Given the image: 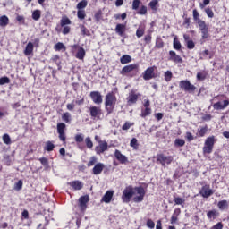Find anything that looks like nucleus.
<instances>
[{
    "label": "nucleus",
    "instance_id": "obj_45",
    "mask_svg": "<svg viewBox=\"0 0 229 229\" xmlns=\"http://www.w3.org/2000/svg\"><path fill=\"white\" fill-rule=\"evenodd\" d=\"M3 141L8 146L12 144V139L10 138V135L4 134L3 135Z\"/></svg>",
    "mask_w": 229,
    "mask_h": 229
},
{
    "label": "nucleus",
    "instance_id": "obj_64",
    "mask_svg": "<svg viewBox=\"0 0 229 229\" xmlns=\"http://www.w3.org/2000/svg\"><path fill=\"white\" fill-rule=\"evenodd\" d=\"M213 229H223V223L219 222L213 226Z\"/></svg>",
    "mask_w": 229,
    "mask_h": 229
},
{
    "label": "nucleus",
    "instance_id": "obj_28",
    "mask_svg": "<svg viewBox=\"0 0 229 229\" xmlns=\"http://www.w3.org/2000/svg\"><path fill=\"white\" fill-rule=\"evenodd\" d=\"M76 58H78V60H83L85 58V49L83 47L78 49Z\"/></svg>",
    "mask_w": 229,
    "mask_h": 229
},
{
    "label": "nucleus",
    "instance_id": "obj_16",
    "mask_svg": "<svg viewBox=\"0 0 229 229\" xmlns=\"http://www.w3.org/2000/svg\"><path fill=\"white\" fill-rule=\"evenodd\" d=\"M68 185H70V187L72 188L73 191H81V189H83V182L81 181H73L68 182Z\"/></svg>",
    "mask_w": 229,
    "mask_h": 229
},
{
    "label": "nucleus",
    "instance_id": "obj_63",
    "mask_svg": "<svg viewBox=\"0 0 229 229\" xmlns=\"http://www.w3.org/2000/svg\"><path fill=\"white\" fill-rule=\"evenodd\" d=\"M151 34H148L144 37V42L146 44H151Z\"/></svg>",
    "mask_w": 229,
    "mask_h": 229
},
{
    "label": "nucleus",
    "instance_id": "obj_8",
    "mask_svg": "<svg viewBox=\"0 0 229 229\" xmlns=\"http://www.w3.org/2000/svg\"><path fill=\"white\" fill-rule=\"evenodd\" d=\"M140 96V93L135 92V90H131L129 93V96L127 97V105L129 106H131V105H135L137 101L139 100V97Z\"/></svg>",
    "mask_w": 229,
    "mask_h": 229
},
{
    "label": "nucleus",
    "instance_id": "obj_33",
    "mask_svg": "<svg viewBox=\"0 0 229 229\" xmlns=\"http://www.w3.org/2000/svg\"><path fill=\"white\" fill-rule=\"evenodd\" d=\"M60 24L62 27L69 26L70 24H72V21L68 17H63L60 21Z\"/></svg>",
    "mask_w": 229,
    "mask_h": 229
},
{
    "label": "nucleus",
    "instance_id": "obj_17",
    "mask_svg": "<svg viewBox=\"0 0 229 229\" xmlns=\"http://www.w3.org/2000/svg\"><path fill=\"white\" fill-rule=\"evenodd\" d=\"M103 169H105V165L103 163H98L93 167L92 173L98 176V174H101V173H103Z\"/></svg>",
    "mask_w": 229,
    "mask_h": 229
},
{
    "label": "nucleus",
    "instance_id": "obj_2",
    "mask_svg": "<svg viewBox=\"0 0 229 229\" xmlns=\"http://www.w3.org/2000/svg\"><path fill=\"white\" fill-rule=\"evenodd\" d=\"M116 103L117 97H115V94L114 92H109L106 95L105 108L108 115H110V114L114 112V108H115Z\"/></svg>",
    "mask_w": 229,
    "mask_h": 229
},
{
    "label": "nucleus",
    "instance_id": "obj_4",
    "mask_svg": "<svg viewBox=\"0 0 229 229\" xmlns=\"http://www.w3.org/2000/svg\"><path fill=\"white\" fill-rule=\"evenodd\" d=\"M216 142H217V139H216V136L208 137L204 143L203 153L210 155V153H212L214 149V144H216Z\"/></svg>",
    "mask_w": 229,
    "mask_h": 229
},
{
    "label": "nucleus",
    "instance_id": "obj_3",
    "mask_svg": "<svg viewBox=\"0 0 229 229\" xmlns=\"http://www.w3.org/2000/svg\"><path fill=\"white\" fill-rule=\"evenodd\" d=\"M120 74H122L123 76H128L129 78H133L137 76V74H139V64H132L124 66L120 72Z\"/></svg>",
    "mask_w": 229,
    "mask_h": 229
},
{
    "label": "nucleus",
    "instance_id": "obj_7",
    "mask_svg": "<svg viewBox=\"0 0 229 229\" xmlns=\"http://www.w3.org/2000/svg\"><path fill=\"white\" fill-rule=\"evenodd\" d=\"M89 115L91 117V119H101V115H103V112L101 110V107L99 106H90L89 107Z\"/></svg>",
    "mask_w": 229,
    "mask_h": 229
},
{
    "label": "nucleus",
    "instance_id": "obj_14",
    "mask_svg": "<svg viewBox=\"0 0 229 229\" xmlns=\"http://www.w3.org/2000/svg\"><path fill=\"white\" fill-rule=\"evenodd\" d=\"M114 157H115L116 160H118V162H120V164L128 163V157L126 156L123 155V153H121L117 149L114 151Z\"/></svg>",
    "mask_w": 229,
    "mask_h": 229
},
{
    "label": "nucleus",
    "instance_id": "obj_41",
    "mask_svg": "<svg viewBox=\"0 0 229 229\" xmlns=\"http://www.w3.org/2000/svg\"><path fill=\"white\" fill-rule=\"evenodd\" d=\"M85 143L88 149H92V148H94V143L92 142V140L90 139V137H87L85 139Z\"/></svg>",
    "mask_w": 229,
    "mask_h": 229
},
{
    "label": "nucleus",
    "instance_id": "obj_6",
    "mask_svg": "<svg viewBox=\"0 0 229 229\" xmlns=\"http://www.w3.org/2000/svg\"><path fill=\"white\" fill-rule=\"evenodd\" d=\"M179 87H180V89L184 90V92L191 93V92H194L196 90V86H194L192 83H191V81L188 80L181 81L179 82Z\"/></svg>",
    "mask_w": 229,
    "mask_h": 229
},
{
    "label": "nucleus",
    "instance_id": "obj_40",
    "mask_svg": "<svg viewBox=\"0 0 229 229\" xmlns=\"http://www.w3.org/2000/svg\"><path fill=\"white\" fill-rule=\"evenodd\" d=\"M217 211L211 210L207 213V216L208 217V219H216V217H217Z\"/></svg>",
    "mask_w": 229,
    "mask_h": 229
},
{
    "label": "nucleus",
    "instance_id": "obj_13",
    "mask_svg": "<svg viewBox=\"0 0 229 229\" xmlns=\"http://www.w3.org/2000/svg\"><path fill=\"white\" fill-rule=\"evenodd\" d=\"M169 60H171V62H174V64H182L183 62V59H182V57L178 55H176V52L171 50L169 51Z\"/></svg>",
    "mask_w": 229,
    "mask_h": 229
},
{
    "label": "nucleus",
    "instance_id": "obj_56",
    "mask_svg": "<svg viewBox=\"0 0 229 229\" xmlns=\"http://www.w3.org/2000/svg\"><path fill=\"white\" fill-rule=\"evenodd\" d=\"M157 4H158V0H152L148 4V5L150 6L151 10H157Z\"/></svg>",
    "mask_w": 229,
    "mask_h": 229
},
{
    "label": "nucleus",
    "instance_id": "obj_62",
    "mask_svg": "<svg viewBox=\"0 0 229 229\" xmlns=\"http://www.w3.org/2000/svg\"><path fill=\"white\" fill-rule=\"evenodd\" d=\"M147 226L148 228H151V229L155 228V222H153V220L151 219H148L147 221Z\"/></svg>",
    "mask_w": 229,
    "mask_h": 229
},
{
    "label": "nucleus",
    "instance_id": "obj_31",
    "mask_svg": "<svg viewBox=\"0 0 229 229\" xmlns=\"http://www.w3.org/2000/svg\"><path fill=\"white\" fill-rule=\"evenodd\" d=\"M87 4H89L87 0H81L77 4V10H84V8H87Z\"/></svg>",
    "mask_w": 229,
    "mask_h": 229
},
{
    "label": "nucleus",
    "instance_id": "obj_12",
    "mask_svg": "<svg viewBox=\"0 0 229 229\" xmlns=\"http://www.w3.org/2000/svg\"><path fill=\"white\" fill-rule=\"evenodd\" d=\"M65 128L66 125L64 123H57V133L59 134V139L62 142H65Z\"/></svg>",
    "mask_w": 229,
    "mask_h": 229
},
{
    "label": "nucleus",
    "instance_id": "obj_23",
    "mask_svg": "<svg viewBox=\"0 0 229 229\" xmlns=\"http://www.w3.org/2000/svg\"><path fill=\"white\" fill-rule=\"evenodd\" d=\"M208 75V73L205 70H202V71L197 72L198 81H204V80H207Z\"/></svg>",
    "mask_w": 229,
    "mask_h": 229
},
{
    "label": "nucleus",
    "instance_id": "obj_25",
    "mask_svg": "<svg viewBox=\"0 0 229 229\" xmlns=\"http://www.w3.org/2000/svg\"><path fill=\"white\" fill-rule=\"evenodd\" d=\"M31 53H33V43L30 41L25 47L24 55L25 56H30Z\"/></svg>",
    "mask_w": 229,
    "mask_h": 229
},
{
    "label": "nucleus",
    "instance_id": "obj_9",
    "mask_svg": "<svg viewBox=\"0 0 229 229\" xmlns=\"http://www.w3.org/2000/svg\"><path fill=\"white\" fill-rule=\"evenodd\" d=\"M89 98L92 99L95 105H101L103 103V95L99 91H91Z\"/></svg>",
    "mask_w": 229,
    "mask_h": 229
},
{
    "label": "nucleus",
    "instance_id": "obj_5",
    "mask_svg": "<svg viewBox=\"0 0 229 229\" xmlns=\"http://www.w3.org/2000/svg\"><path fill=\"white\" fill-rule=\"evenodd\" d=\"M173 160H174L173 156H165L164 154H158L157 156V164H161L163 167H165V164L167 165H171Z\"/></svg>",
    "mask_w": 229,
    "mask_h": 229
},
{
    "label": "nucleus",
    "instance_id": "obj_39",
    "mask_svg": "<svg viewBox=\"0 0 229 229\" xmlns=\"http://www.w3.org/2000/svg\"><path fill=\"white\" fill-rule=\"evenodd\" d=\"M197 24H198L200 31H203L205 30H208V26L207 25V23L203 20L201 21H199Z\"/></svg>",
    "mask_w": 229,
    "mask_h": 229
},
{
    "label": "nucleus",
    "instance_id": "obj_52",
    "mask_svg": "<svg viewBox=\"0 0 229 229\" xmlns=\"http://www.w3.org/2000/svg\"><path fill=\"white\" fill-rule=\"evenodd\" d=\"M98 162V158L96 157H91L89 161L88 162V167H92V165H94V164H96Z\"/></svg>",
    "mask_w": 229,
    "mask_h": 229
},
{
    "label": "nucleus",
    "instance_id": "obj_57",
    "mask_svg": "<svg viewBox=\"0 0 229 229\" xmlns=\"http://www.w3.org/2000/svg\"><path fill=\"white\" fill-rule=\"evenodd\" d=\"M186 46L188 49H194V47H196V44L191 39L186 42Z\"/></svg>",
    "mask_w": 229,
    "mask_h": 229
},
{
    "label": "nucleus",
    "instance_id": "obj_19",
    "mask_svg": "<svg viewBox=\"0 0 229 229\" xmlns=\"http://www.w3.org/2000/svg\"><path fill=\"white\" fill-rule=\"evenodd\" d=\"M229 105V101L228 100H224V104L223 102H216L213 105V108L214 110H225V108H226V106H228Z\"/></svg>",
    "mask_w": 229,
    "mask_h": 229
},
{
    "label": "nucleus",
    "instance_id": "obj_29",
    "mask_svg": "<svg viewBox=\"0 0 229 229\" xmlns=\"http://www.w3.org/2000/svg\"><path fill=\"white\" fill-rule=\"evenodd\" d=\"M207 131H208V128L207 126L201 127L200 129H198L197 135L198 137H205Z\"/></svg>",
    "mask_w": 229,
    "mask_h": 229
},
{
    "label": "nucleus",
    "instance_id": "obj_55",
    "mask_svg": "<svg viewBox=\"0 0 229 229\" xmlns=\"http://www.w3.org/2000/svg\"><path fill=\"white\" fill-rule=\"evenodd\" d=\"M139 6H140V0H133L132 10H139Z\"/></svg>",
    "mask_w": 229,
    "mask_h": 229
},
{
    "label": "nucleus",
    "instance_id": "obj_59",
    "mask_svg": "<svg viewBox=\"0 0 229 229\" xmlns=\"http://www.w3.org/2000/svg\"><path fill=\"white\" fill-rule=\"evenodd\" d=\"M206 14L208 15V17L209 19H212L214 17V11H212V9L210 8H206L205 9Z\"/></svg>",
    "mask_w": 229,
    "mask_h": 229
},
{
    "label": "nucleus",
    "instance_id": "obj_22",
    "mask_svg": "<svg viewBox=\"0 0 229 229\" xmlns=\"http://www.w3.org/2000/svg\"><path fill=\"white\" fill-rule=\"evenodd\" d=\"M144 33H146V25H139L136 30V37L137 38H140L144 37Z\"/></svg>",
    "mask_w": 229,
    "mask_h": 229
},
{
    "label": "nucleus",
    "instance_id": "obj_27",
    "mask_svg": "<svg viewBox=\"0 0 229 229\" xmlns=\"http://www.w3.org/2000/svg\"><path fill=\"white\" fill-rule=\"evenodd\" d=\"M120 62L123 65L130 64V62H131V57L130 55H124L120 58Z\"/></svg>",
    "mask_w": 229,
    "mask_h": 229
},
{
    "label": "nucleus",
    "instance_id": "obj_44",
    "mask_svg": "<svg viewBox=\"0 0 229 229\" xmlns=\"http://www.w3.org/2000/svg\"><path fill=\"white\" fill-rule=\"evenodd\" d=\"M86 16L87 14L85 13V10H78L77 12L78 19H80L81 21H83V19H85Z\"/></svg>",
    "mask_w": 229,
    "mask_h": 229
},
{
    "label": "nucleus",
    "instance_id": "obj_49",
    "mask_svg": "<svg viewBox=\"0 0 229 229\" xmlns=\"http://www.w3.org/2000/svg\"><path fill=\"white\" fill-rule=\"evenodd\" d=\"M63 121L64 123H71V114L70 113H64L62 116Z\"/></svg>",
    "mask_w": 229,
    "mask_h": 229
},
{
    "label": "nucleus",
    "instance_id": "obj_53",
    "mask_svg": "<svg viewBox=\"0 0 229 229\" xmlns=\"http://www.w3.org/2000/svg\"><path fill=\"white\" fill-rule=\"evenodd\" d=\"M175 205H183L185 203V199L180 197L174 198Z\"/></svg>",
    "mask_w": 229,
    "mask_h": 229
},
{
    "label": "nucleus",
    "instance_id": "obj_61",
    "mask_svg": "<svg viewBox=\"0 0 229 229\" xmlns=\"http://www.w3.org/2000/svg\"><path fill=\"white\" fill-rule=\"evenodd\" d=\"M137 142V138H132L130 143L131 148H137V146H139Z\"/></svg>",
    "mask_w": 229,
    "mask_h": 229
},
{
    "label": "nucleus",
    "instance_id": "obj_1",
    "mask_svg": "<svg viewBox=\"0 0 229 229\" xmlns=\"http://www.w3.org/2000/svg\"><path fill=\"white\" fill-rule=\"evenodd\" d=\"M133 191L139 196L133 198V194H135ZM144 196H146V191L142 186L135 187L134 189L133 186H127L123 191L122 199L123 203H130L131 198H133L135 203H141V201H144Z\"/></svg>",
    "mask_w": 229,
    "mask_h": 229
},
{
    "label": "nucleus",
    "instance_id": "obj_60",
    "mask_svg": "<svg viewBox=\"0 0 229 229\" xmlns=\"http://www.w3.org/2000/svg\"><path fill=\"white\" fill-rule=\"evenodd\" d=\"M83 139L84 136L81 133L75 135V142H83Z\"/></svg>",
    "mask_w": 229,
    "mask_h": 229
},
{
    "label": "nucleus",
    "instance_id": "obj_30",
    "mask_svg": "<svg viewBox=\"0 0 229 229\" xmlns=\"http://www.w3.org/2000/svg\"><path fill=\"white\" fill-rule=\"evenodd\" d=\"M53 149H55V144L51 141H47L44 147V150L50 152L53 151Z\"/></svg>",
    "mask_w": 229,
    "mask_h": 229
},
{
    "label": "nucleus",
    "instance_id": "obj_21",
    "mask_svg": "<svg viewBox=\"0 0 229 229\" xmlns=\"http://www.w3.org/2000/svg\"><path fill=\"white\" fill-rule=\"evenodd\" d=\"M153 72H155V67H148L143 75V80H151L153 78Z\"/></svg>",
    "mask_w": 229,
    "mask_h": 229
},
{
    "label": "nucleus",
    "instance_id": "obj_48",
    "mask_svg": "<svg viewBox=\"0 0 229 229\" xmlns=\"http://www.w3.org/2000/svg\"><path fill=\"white\" fill-rule=\"evenodd\" d=\"M139 15H146L148 13V7L146 5H142L138 11Z\"/></svg>",
    "mask_w": 229,
    "mask_h": 229
},
{
    "label": "nucleus",
    "instance_id": "obj_34",
    "mask_svg": "<svg viewBox=\"0 0 229 229\" xmlns=\"http://www.w3.org/2000/svg\"><path fill=\"white\" fill-rule=\"evenodd\" d=\"M193 21L198 24V22H201V19H199V13H198V10L194 9L193 10Z\"/></svg>",
    "mask_w": 229,
    "mask_h": 229
},
{
    "label": "nucleus",
    "instance_id": "obj_51",
    "mask_svg": "<svg viewBox=\"0 0 229 229\" xmlns=\"http://www.w3.org/2000/svg\"><path fill=\"white\" fill-rule=\"evenodd\" d=\"M8 83H10V78L7 76L0 78V85H6Z\"/></svg>",
    "mask_w": 229,
    "mask_h": 229
},
{
    "label": "nucleus",
    "instance_id": "obj_47",
    "mask_svg": "<svg viewBox=\"0 0 229 229\" xmlns=\"http://www.w3.org/2000/svg\"><path fill=\"white\" fill-rule=\"evenodd\" d=\"M55 51H62V49L65 50V45H64V43L62 42H58L55 45Z\"/></svg>",
    "mask_w": 229,
    "mask_h": 229
},
{
    "label": "nucleus",
    "instance_id": "obj_38",
    "mask_svg": "<svg viewBox=\"0 0 229 229\" xmlns=\"http://www.w3.org/2000/svg\"><path fill=\"white\" fill-rule=\"evenodd\" d=\"M94 19H95L96 22H99L101 21V19H103V12L101 10H98L95 13Z\"/></svg>",
    "mask_w": 229,
    "mask_h": 229
},
{
    "label": "nucleus",
    "instance_id": "obj_35",
    "mask_svg": "<svg viewBox=\"0 0 229 229\" xmlns=\"http://www.w3.org/2000/svg\"><path fill=\"white\" fill-rule=\"evenodd\" d=\"M148 115H151V108L145 107V109H141V117L145 118Z\"/></svg>",
    "mask_w": 229,
    "mask_h": 229
},
{
    "label": "nucleus",
    "instance_id": "obj_36",
    "mask_svg": "<svg viewBox=\"0 0 229 229\" xmlns=\"http://www.w3.org/2000/svg\"><path fill=\"white\" fill-rule=\"evenodd\" d=\"M174 49H176L177 51L182 49V43H180V40H178L177 38H174Z\"/></svg>",
    "mask_w": 229,
    "mask_h": 229
},
{
    "label": "nucleus",
    "instance_id": "obj_58",
    "mask_svg": "<svg viewBox=\"0 0 229 229\" xmlns=\"http://www.w3.org/2000/svg\"><path fill=\"white\" fill-rule=\"evenodd\" d=\"M21 189H22V180L18 181L14 184V191H21Z\"/></svg>",
    "mask_w": 229,
    "mask_h": 229
},
{
    "label": "nucleus",
    "instance_id": "obj_46",
    "mask_svg": "<svg viewBox=\"0 0 229 229\" xmlns=\"http://www.w3.org/2000/svg\"><path fill=\"white\" fill-rule=\"evenodd\" d=\"M165 81H170L171 80H173V72L166 71L165 72Z\"/></svg>",
    "mask_w": 229,
    "mask_h": 229
},
{
    "label": "nucleus",
    "instance_id": "obj_11",
    "mask_svg": "<svg viewBox=\"0 0 229 229\" xmlns=\"http://www.w3.org/2000/svg\"><path fill=\"white\" fill-rule=\"evenodd\" d=\"M199 194L202 198H210L214 194V190L210 189V185L206 184L200 189Z\"/></svg>",
    "mask_w": 229,
    "mask_h": 229
},
{
    "label": "nucleus",
    "instance_id": "obj_43",
    "mask_svg": "<svg viewBox=\"0 0 229 229\" xmlns=\"http://www.w3.org/2000/svg\"><path fill=\"white\" fill-rule=\"evenodd\" d=\"M156 47L157 49H162V47H164V41L162 40V38H157Z\"/></svg>",
    "mask_w": 229,
    "mask_h": 229
},
{
    "label": "nucleus",
    "instance_id": "obj_18",
    "mask_svg": "<svg viewBox=\"0 0 229 229\" xmlns=\"http://www.w3.org/2000/svg\"><path fill=\"white\" fill-rule=\"evenodd\" d=\"M114 31L120 37H124V33L126 32V25L118 23L114 29Z\"/></svg>",
    "mask_w": 229,
    "mask_h": 229
},
{
    "label": "nucleus",
    "instance_id": "obj_37",
    "mask_svg": "<svg viewBox=\"0 0 229 229\" xmlns=\"http://www.w3.org/2000/svg\"><path fill=\"white\" fill-rule=\"evenodd\" d=\"M41 17V12L40 10H35L32 13V19L33 21H38Z\"/></svg>",
    "mask_w": 229,
    "mask_h": 229
},
{
    "label": "nucleus",
    "instance_id": "obj_50",
    "mask_svg": "<svg viewBox=\"0 0 229 229\" xmlns=\"http://www.w3.org/2000/svg\"><path fill=\"white\" fill-rule=\"evenodd\" d=\"M201 31V35H202V39L205 40L207 39L208 37H210V34H209V30L208 29H206L204 30H200Z\"/></svg>",
    "mask_w": 229,
    "mask_h": 229
},
{
    "label": "nucleus",
    "instance_id": "obj_15",
    "mask_svg": "<svg viewBox=\"0 0 229 229\" xmlns=\"http://www.w3.org/2000/svg\"><path fill=\"white\" fill-rule=\"evenodd\" d=\"M88 201H89V196H81L80 199H79V207L81 208V210H85V208H87V203Z\"/></svg>",
    "mask_w": 229,
    "mask_h": 229
},
{
    "label": "nucleus",
    "instance_id": "obj_10",
    "mask_svg": "<svg viewBox=\"0 0 229 229\" xmlns=\"http://www.w3.org/2000/svg\"><path fill=\"white\" fill-rule=\"evenodd\" d=\"M95 151L97 155H101L105 153V151H108V142L98 140V146L95 148Z\"/></svg>",
    "mask_w": 229,
    "mask_h": 229
},
{
    "label": "nucleus",
    "instance_id": "obj_54",
    "mask_svg": "<svg viewBox=\"0 0 229 229\" xmlns=\"http://www.w3.org/2000/svg\"><path fill=\"white\" fill-rule=\"evenodd\" d=\"M39 162L42 164V165H44V167H48L49 165V161L46 157H40Z\"/></svg>",
    "mask_w": 229,
    "mask_h": 229
},
{
    "label": "nucleus",
    "instance_id": "obj_32",
    "mask_svg": "<svg viewBox=\"0 0 229 229\" xmlns=\"http://www.w3.org/2000/svg\"><path fill=\"white\" fill-rule=\"evenodd\" d=\"M174 146H175V148H183V146H185V140L175 139Z\"/></svg>",
    "mask_w": 229,
    "mask_h": 229
},
{
    "label": "nucleus",
    "instance_id": "obj_26",
    "mask_svg": "<svg viewBox=\"0 0 229 229\" xmlns=\"http://www.w3.org/2000/svg\"><path fill=\"white\" fill-rule=\"evenodd\" d=\"M217 207L219 210H226L229 207V201L228 200H220L217 203Z\"/></svg>",
    "mask_w": 229,
    "mask_h": 229
},
{
    "label": "nucleus",
    "instance_id": "obj_42",
    "mask_svg": "<svg viewBox=\"0 0 229 229\" xmlns=\"http://www.w3.org/2000/svg\"><path fill=\"white\" fill-rule=\"evenodd\" d=\"M81 35H86L87 37H90V31L84 27V25H80Z\"/></svg>",
    "mask_w": 229,
    "mask_h": 229
},
{
    "label": "nucleus",
    "instance_id": "obj_20",
    "mask_svg": "<svg viewBox=\"0 0 229 229\" xmlns=\"http://www.w3.org/2000/svg\"><path fill=\"white\" fill-rule=\"evenodd\" d=\"M114 191H107L102 197L101 201L104 203H110V201H112V198H114Z\"/></svg>",
    "mask_w": 229,
    "mask_h": 229
},
{
    "label": "nucleus",
    "instance_id": "obj_24",
    "mask_svg": "<svg viewBox=\"0 0 229 229\" xmlns=\"http://www.w3.org/2000/svg\"><path fill=\"white\" fill-rule=\"evenodd\" d=\"M10 24V19L6 15L0 16V27L6 28V25Z\"/></svg>",
    "mask_w": 229,
    "mask_h": 229
}]
</instances>
